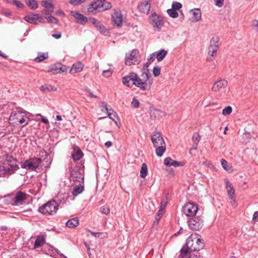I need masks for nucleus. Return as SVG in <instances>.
I'll return each instance as SVG.
<instances>
[{
  "instance_id": "obj_2",
  "label": "nucleus",
  "mask_w": 258,
  "mask_h": 258,
  "mask_svg": "<svg viewBox=\"0 0 258 258\" xmlns=\"http://www.w3.org/2000/svg\"><path fill=\"white\" fill-rule=\"evenodd\" d=\"M28 114L30 113L24 111L22 108H17L11 114L9 117L10 123L14 126L19 125L21 127H24L28 123Z\"/></svg>"
},
{
  "instance_id": "obj_9",
  "label": "nucleus",
  "mask_w": 258,
  "mask_h": 258,
  "mask_svg": "<svg viewBox=\"0 0 258 258\" xmlns=\"http://www.w3.org/2000/svg\"><path fill=\"white\" fill-rule=\"evenodd\" d=\"M189 228L193 230H199L204 225V220L200 217L195 216L188 221Z\"/></svg>"
},
{
  "instance_id": "obj_15",
  "label": "nucleus",
  "mask_w": 258,
  "mask_h": 258,
  "mask_svg": "<svg viewBox=\"0 0 258 258\" xmlns=\"http://www.w3.org/2000/svg\"><path fill=\"white\" fill-rule=\"evenodd\" d=\"M228 84V82L225 80H220L214 83L212 89L214 92L222 91L227 87Z\"/></svg>"
},
{
  "instance_id": "obj_56",
  "label": "nucleus",
  "mask_w": 258,
  "mask_h": 258,
  "mask_svg": "<svg viewBox=\"0 0 258 258\" xmlns=\"http://www.w3.org/2000/svg\"><path fill=\"white\" fill-rule=\"evenodd\" d=\"M251 25L253 28H256L258 30V20H253L251 23Z\"/></svg>"
},
{
  "instance_id": "obj_46",
  "label": "nucleus",
  "mask_w": 258,
  "mask_h": 258,
  "mask_svg": "<svg viewBox=\"0 0 258 258\" xmlns=\"http://www.w3.org/2000/svg\"><path fill=\"white\" fill-rule=\"evenodd\" d=\"M161 68L158 67H155L153 68V73L155 77H158L160 74Z\"/></svg>"
},
{
  "instance_id": "obj_48",
  "label": "nucleus",
  "mask_w": 258,
  "mask_h": 258,
  "mask_svg": "<svg viewBox=\"0 0 258 258\" xmlns=\"http://www.w3.org/2000/svg\"><path fill=\"white\" fill-rule=\"evenodd\" d=\"M139 101L136 98H133L132 102V107L136 108L139 106Z\"/></svg>"
},
{
  "instance_id": "obj_24",
  "label": "nucleus",
  "mask_w": 258,
  "mask_h": 258,
  "mask_svg": "<svg viewBox=\"0 0 258 258\" xmlns=\"http://www.w3.org/2000/svg\"><path fill=\"white\" fill-rule=\"evenodd\" d=\"M84 68V64L81 62H77L74 63L70 70L71 74H75L82 71Z\"/></svg>"
},
{
  "instance_id": "obj_60",
  "label": "nucleus",
  "mask_w": 258,
  "mask_h": 258,
  "mask_svg": "<svg viewBox=\"0 0 258 258\" xmlns=\"http://www.w3.org/2000/svg\"><path fill=\"white\" fill-rule=\"evenodd\" d=\"M155 60V53H153L150 54L149 57L148 59V60L150 62H152Z\"/></svg>"
},
{
  "instance_id": "obj_10",
  "label": "nucleus",
  "mask_w": 258,
  "mask_h": 258,
  "mask_svg": "<svg viewBox=\"0 0 258 258\" xmlns=\"http://www.w3.org/2000/svg\"><path fill=\"white\" fill-rule=\"evenodd\" d=\"M198 210L196 204L192 203H186L182 208V212L187 216H194Z\"/></svg>"
},
{
  "instance_id": "obj_14",
  "label": "nucleus",
  "mask_w": 258,
  "mask_h": 258,
  "mask_svg": "<svg viewBox=\"0 0 258 258\" xmlns=\"http://www.w3.org/2000/svg\"><path fill=\"white\" fill-rule=\"evenodd\" d=\"M19 169V166L17 164H9L7 166H5L4 172L0 174L1 176L6 177L14 173L15 171Z\"/></svg>"
},
{
  "instance_id": "obj_39",
  "label": "nucleus",
  "mask_w": 258,
  "mask_h": 258,
  "mask_svg": "<svg viewBox=\"0 0 258 258\" xmlns=\"http://www.w3.org/2000/svg\"><path fill=\"white\" fill-rule=\"evenodd\" d=\"M40 89L42 91H54L56 89L50 85H44L40 87Z\"/></svg>"
},
{
  "instance_id": "obj_45",
  "label": "nucleus",
  "mask_w": 258,
  "mask_h": 258,
  "mask_svg": "<svg viewBox=\"0 0 258 258\" xmlns=\"http://www.w3.org/2000/svg\"><path fill=\"white\" fill-rule=\"evenodd\" d=\"M182 7V5L179 2H173L172 4V9L177 11L179 10Z\"/></svg>"
},
{
  "instance_id": "obj_55",
  "label": "nucleus",
  "mask_w": 258,
  "mask_h": 258,
  "mask_svg": "<svg viewBox=\"0 0 258 258\" xmlns=\"http://www.w3.org/2000/svg\"><path fill=\"white\" fill-rule=\"evenodd\" d=\"M111 74H112L111 72L109 70H105L102 73V75L106 77H109V76H110L111 75Z\"/></svg>"
},
{
  "instance_id": "obj_12",
  "label": "nucleus",
  "mask_w": 258,
  "mask_h": 258,
  "mask_svg": "<svg viewBox=\"0 0 258 258\" xmlns=\"http://www.w3.org/2000/svg\"><path fill=\"white\" fill-rule=\"evenodd\" d=\"M150 23L153 27L157 28L159 31L160 30L161 28L164 24L162 18L156 14H152L150 17Z\"/></svg>"
},
{
  "instance_id": "obj_54",
  "label": "nucleus",
  "mask_w": 258,
  "mask_h": 258,
  "mask_svg": "<svg viewBox=\"0 0 258 258\" xmlns=\"http://www.w3.org/2000/svg\"><path fill=\"white\" fill-rule=\"evenodd\" d=\"M221 163L222 167L226 169V170H228L227 167H228V162L224 159H221Z\"/></svg>"
},
{
  "instance_id": "obj_43",
  "label": "nucleus",
  "mask_w": 258,
  "mask_h": 258,
  "mask_svg": "<svg viewBox=\"0 0 258 258\" xmlns=\"http://www.w3.org/2000/svg\"><path fill=\"white\" fill-rule=\"evenodd\" d=\"M232 111V107L230 106H226L222 110V114L224 115H229Z\"/></svg>"
},
{
  "instance_id": "obj_3",
  "label": "nucleus",
  "mask_w": 258,
  "mask_h": 258,
  "mask_svg": "<svg viewBox=\"0 0 258 258\" xmlns=\"http://www.w3.org/2000/svg\"><path fill=\"white\" fill-rule=\"evenodd\" d=\"M151 140L155 148V152L157 156H162L166 151V144L161 134L157 131L154 132L151 136Z\"/></svg>"
},
{
  "instance_id": "obj_53",
  "label": "nucleus",
  "mask_w": 258,
  "mask_h": 258,
  "mask_svg": "<svg viewBox=\"0 0 258 258\" xmlns=\"http://www.w3.org/2000/svg\"><path fill=\"white\" fill-rule=\"evenodd\" d=\"M31 15L33 16V18L35 21L39 20L40 22H42L43 20V18L39 14H31Z\"/></svg>"
},
{
  "instance_id": "obj_58",
  "label": "nucleus",
  "mask_w": 258,
  "mask_h": 258,
  "mask_svg": "<svg viewBox=\"0 0 258 258\" xmlns=\"http://www.w3.org/2000/svg\"><path fill=\"white\" fill-rule=\"evenodd\" d=\"M37 116H41L42 118H41V121L45 123V124H48L49 123V121L48 120V119L44 117H43L40 114H37Z\"/></svg>"
},
{
  "instance_id": "obj_32",
  "label": "nucleus",
  "mask_w": 258,
  "mask_h": 258,
  "mask_svg": "<svg viewBox=\"0 0 258 258\" xmlns=\"http://www.w3.org/2000/svg\"><path fill=\"white\" fill-rule=\"evenodd\" d=\"M84 187L83 185H82L81 184L76 185L73 189L72 191V194L74 196H77L78 195L80 194L84 190Z\"/></svg>"
},
{
  "instance_id": "obj_8",
  "label": "nucleus",
  "mask_w": 258,
  "mask_h": 258,
  "mask_svg": "<svg viewBox=\"0 0 258 258\" xmlns=\"http://www.w3.org/2000/svg\"><path fill=\"white\" fill-rule=\"evenodd\" d=\"M27 195L21 191H17L15 196L11 198V204L13 206L22 205L24 202L26 200Z\"/></svg>"
},
{
  "instance_id": "obj_62",
  "label": "nucleus",
  "mask_w": 258,
  "mask_h": 258,
  "mask_svg": "<svg viewBox=\"0 0 258 258\" xmlns=\"http://www.w3.org/2000/svg\"><path fill=\"white\" fill-rule=\"evenodd\" d=\"M101 107L104 108V109L107 112L110 109H108V105L107 103L105 102H103L101 103Z\"/></svg>"
},
{
  "instance_id": "obj_27",
  "label": "nucleus",
  "mask_w": 258,
  "mask_h": 258,
  "mask_svg": "<svg viewBox=\"0 0 258 258\" xmlns=\"http://www.w3.org/2000/svg\"><path fill=\"white\" fill-rule=\"evenodd\" d=\"M190 249L188 248L185 245L182 248H181L180 250V254L179 255V258H190L191 255L190 254Z\"/></svg>"
},
{
  "instance_id": "obj_61",
  "label": "nucleus",
  "mask_w": 258,
  "mask_h": 258,
  "mask_svg": "<svg viewBox=\"0 0 258 258\" xmlns=\"http://www.w3.org/2000/svg\"><path fill=\"white\" fill-rule=\"evenodd\" d=\"M166 205H167V201H166V200H165V201L163 200L161 202L160 208H162L164 210L165 208L166 207Z\"/></svg>"
},
{
  "instance_id": "obj_23",
  "label": "nucleus",
  "mask_w": 258,
  "mask_h": 258,
  "mask_svg": "<svg viewBox=\"0 0 258 258\" xmlns=\"http://www.w3.org/2000/svg\"><path fill=\"white\" fill-rule=\"evenodd\" d=\"M112 19L113 23L117 26H120L122 23V18L121 14L115 12L112 15Z\"/></svg>"
},
{
  "instance_id": "obj_30",
  "label": "nucleus",
  "mask_w": 258,
  "mask_h": 258,
  "mask_svg": "<svg viewBox=\"0 0 258 258\" xmlns=\"http://www.w3.org/2000/svg\"><path fill=\"white\" fill-rule=\"evenodd\" d=\"M68 67L61 63L55 64L52 68V71L56 72V73H60L67 71Z\"/></svg>"
},
{
  "instance_id": "obj_19",
  "label": "nucleus",
  "mask_w": 258,
  "mask_h": 258,
  "mask_svg": "<svg viewBox=\"0 0 258 258\" xmlns=\"http://www.w3.org/2000/svg\"><path fill=\"white\" fill-rule=\"evenodd\" d=\"M150 8L151 4L149 0H145L138 6L140 12L146 14H149Z\"/></svg>"
},
{
  "instance_id": "obj_6",
  "label": "nucleus",
  "mask_w": 258,
  "mask_h": 258,
  "mask_svg": "<svg viewBox=\"0 0 258 258\" xmlns=\"http://www.w3.org/2000/svg\"><path fill=\"white\" fill-rule=\"evenodd\" d=\"M42 162L40 158H31L25 160L21 165V168L27 170L36 171Z\"/></svg>"
},
{
  "instance_id": "obj_22",
  "label": "nucleus",
  "mask_w": 258,
  "mask_h": 258,
  "mask_svg": "<svg viewBox=\"0 0 258 258\" xmlns=\"http://www.w3.org/2000/svg\"><path fill=\"white\" fill-rule=\"evenodd\" d=\"M71 180L81 182V180H83V177L78 170H73L71 171Z\"/></svg>"
},
{
  "instance_id": "obj_52",
  "label": "nucleus",
  "mask_w": 258,
  "mask_h": 258,
  "mask_svg": "<svg viewBox=\"0 0 258 258\" xmlns=\"http://www.w3.org/2000/svg\"><path fill=\"white\" fill-rule=\"evenodd\" d=\"M215 5L219 8L222 7L224 4V0H214Z\"/></svg>"
},
{
  "instance_id": "obj_47",
  "label": "nucleus",
  "mask_w": 258,
  "mask_h": 258,
  "mask_svg": "<svg viewBox=\"0 0 258 258\" xmlns=\"http://www.w3.org/2000/svg\"><path fill=\"white\" fill-rule=\"evenodd\" d=\"M47 21L51 23L57 24L58 20L55 17L53 16H48L46 18Z\"/></svg>"
},
{
  "instance_id": "obj_33",
  "label": "nucleus",
  "mask_w": 258,
  "mask_h": 258,
  "mask_svg": "<svg viewBox=\"0 0 258 258\" xmlns=\"http://www.w3.org/2000/svg\"><path fill=\"white\" fill-rule=\"evenodd\" d=\"M220 45V43L219 42V39L218 37L215 36L213 37L210 42V45L209 47H211L212 48L218 49Z\"/></svg>"
},
{
  "instance_id": "obj_57",
  "label": "nucleus",
  "mask_w": 258,
  "mask_h": 258,
  "mask_svg": "<svg viewBox=\"0 0 258 258\" xmlns=\"http://www.w3.org/2000/svg\"><path fill=\"white\" fill-rule=\"evenodd\" d=\"M252 220L254 222L258 221V211L254 213L253 215Z\"/></svg>"
},
{
  "instance_id": "obj_35",
  "label": "nucleus",
  "mask_w": 258,
  "mask_h": 258,
  "mask_svg": "<svg viewBox=\"0 0 258 258\" xmlns=\"http://www.w3.org/2000/svg\"><path fill=\"white\" fill-rule=\"evenodd\" d=\"M156 53L157 60L159 62L164 58L167 53V51L165 49H161L160 51H157Z\"/></svg>"
},
{
  "instance_id": "obj_34",
  "label": "nucleus",
  "mask_w": 258,
  "mask_h": 258,
  "mask_svg": "<svg viewBox=\"0 0 258 258\" xmlns=\"http://www.w3.org/2000/svg\"><path fill=\"white\" fill-rule=\"evenodd\" d=\"M48 55L47 53H44L39 52L38 54V56L34 59V61L36 62H40L43 60L48 58Z\"/></svg>"
},
{
  "instance_id": "obj_64",
  "label": "nucleus",
  "mask_w": 258,
  "mask_h": 258,
  "mask_svg": "<svg viewBox=\"0 0 258 258\" xmlns=\"http://www.w3.org/2000/svg\"><path fill=\"white\" fill-rule=\"evenodd\" d=\"M164 210L162 208H160L159 210L157 215H159L160 216H162V215L164 214Z\"/></svg>"
},
{
  "instance_id": "obj_17",
  "label": "nucleus",
  "mask_w": 258,
  "mask_h": 258,
  "mask_svg": "<svg viewBox=\"0 0 258 258\" xmlns=\"http://www.w3.org/2000/svg\"><path fill=\"white\" fill-rule=\"evenodd\" d=\"M90 21L94 26L104 35H106L108 31L105 26L98 20L95 18H91Z\"/></svg>"
},
{
  "instance_id": "obj_50",
  "label": "nucleus",
  "mask_w": 258,
  "mask_h": 258,
  "mask_svg": "<svg viewBox=\"0 0 258 258\" xmlns=\"http://www.w3.org/2000/svg\"><path fill=\"white\" fill-rule=\"evenodd\" d=\"M13 4L18 8H23L24 7V5L18 0H13Z\"/></svg>"
},
{
  "instance_id": "obj_59",
  "label": "nucleus",
  "mask_w": 258,
  "mask_h": 258,
  "mask_svg": "<svg viewBox=\"0 0 258 258\" xmlns=\"http://www.w3.org/2000/svg\"><path fill=\"white\" fill-rule=\"evenodd\" d=\"M61 33L60 32H57V33L53 34L52 35V36L53 37L55 38V39L60 38L61 37Z\"/></svg>"
},
{
  "instance_id": "obj_36",
  "label": "nucleus",
  "mask_w": 258,
  "mask_h": 258,
  "mask_svg": "<svg viewBox=\"0 0 258 258\" xmlns=\"http://www.w3.org/2000/svg\"><path fill=\"white\" fill-rule=\"evenodd\" d=\"M27 5L32 10H35L38 7V4L36 0H26Z\"/></svg>"
},
{
  "instance_id": "obj_16",
  "label": "nucleus",
  "mask_w": 258,
  "mask_h": 258,
  "mask_svg": "<svg viewBox=\"0 0 258 258\" xmlns=\"http://www.w3.org/2000/svg\"><path fill=\"white\" fill-rule=\"evenodd\" d=\"M101 3V1L97 0L90 4L87 8L88 13L90 14H96L99 11H98V9L101 8L100 5Z\"/></svg>"
},
{
  "instance_id": "obj_5",
  "label": "nucleus",
  "mask_w": 258,
  "mask_h": 258,
  "mask_svg": "<svg viewBox=\"0 0 258 258\" xmlns=\"http://www.w3.org/2000/svg\"><path fill=\"white\" fill-rule=\"evenodd\" d=\"M58 205L56 201L52 200L40 206L38 211L44 215H52L56 213L58 210Z\"/></svg>"
},
{
  "instance_id": "obj_18",
  "label": "nucleus",
  "mask_w": 258,
  "mask_h": 258,
  "mask_svg": "<svg viewBox=\"0 0 258 258\" xmlns=\"http://www.w3.org/2000/svg\"><path fill=\"white\" fill-rule=\"evenodd\" d=\"M164 164L167 166H173L174 167L183 166L185 164V162L183 161H177L173 160L170 157H167L164 160Z\"/></svg>"
},
{
  "instance_id": "obj_42",
  "label": "nucleus",
  "mask_w": 258,
  "mask_h": 258,
  "mask_svg": "<svg viewBox=\"0 0 258 258\" xmlns=\"http://www.w3.org/2000/svg\"><path fill=\"white\" fill-rule=\"evenodd\" d=\"M6 160L8 162V165L9 164H16L17 160L12 156L7 155L6 158Z\"/></svg>"
},
{
  "instance_id": "obj_20",
  "label": "nucleus",
  "mask_w": 258,
  "mask_h": 258,
  "mask_svg": "<svg viewBox=\"0 0 258 258\" xmlns=\"http://www.w3.org/2000/svg\"><path fill=\"white\" fill-rule=\"evenodd\" d=\"M41 4L44 8L43 12L46 15H49L53 12L54 6L51 3L46 1H42Z\"/></svg>"
},
{
  "instance_id": "obj_13",
  "label": "nucleus",
  "mask_w": 258,
  "mask_h": 258,
  "mask_svg": "<svg viewBox=\"0 0 258 258\" xmlns=\"http://www.w3.org/2000/svg\"><path fill=\"white\" fill-rule=\"evenodd\" d=\"M149 115L152 120H159L166 116V113L161 110L151 107L149 108Z\"/></svg>"
},
{
  "instance_id": "obj_31",
  "label": "nucleus",
  "mask_w": 258,
  "mask_h": 258,
  "mask_svg": "<svg viewBox=\"0 0 258 258\" xmlns=\"http://www.w3.org/2000/svg\"><path fill=\"white\" fill-rule=\"evenodd\" d=\"M79 224V220L78 218L75 217L72 218L66 222V225L70 228H74L77 227Z\"/></svg>"
},
{
  "instance_id": "obj_7",
  "label": "nucleus",
  "mask_w": 258,
  "mask_h": 258,
  "mask_svg": "<svg viewBox=\"0 0 258 258\" xmlns=\"http://www.w3.org/2000/svg\"><path fill=\"white\" fill-rule=\"evenodd\" d=\"M140 62L139 52L137 49H133L126 54L125 63L126 65L138 64Z\"/></svg>"
},
{
  "instance_id": "obj_29",
  "label": "nucleus",
  "mask_w": 258,
  "mask_h": 258,
  "mask_svg": "<svg viewBox=\"0 0 258 258\" xmlns=\"http://www.w3.org/2000/svg\"><path fill=\"white\" fill-rule=\"evenodd\" d=\"M192 16L190 18L192 22H198L201 18V13L199 9L192 10L190 11Z\"/></svg>"
},
{
  "instance_id": "obj_44",
  "label": "nucleus",
  "mask_w": 258,
  "mask_h": 258,
  "mask_svg": "<svg viewBox=\"0 0 258 258\" xmlns=\"http://www.w3.org/2000/svg\"><path fill=\"white\" fill-rule=\"evenodd\" d=\"M33 16H32V15L31 14H30L29 15L26 16L24 17V19L26 21H27L30 23L36 24V23H35V20H34V19H33Z\"/></svg>"
},
{
  "instance_id": "obj_26",
  "label": "nucleus",
  "mask_w": 258,
  "mask_h": 258,
  "mask_svg": "<svg viewBox=\"0 0 258 258\" xmlns=\"http://www.w3.org/2000/svg\"><path fill=\"white\" fill-rule=\"evenodd\" d=\"M45 243V237L44 235H39L36 237L34 243V248H38L43 246Z\"/></svg>"
},
{
  "instance_id": "obj_21",
  "label": "nucleus",
  "mask_w": 258,
  "mask_h": 258,
  "mask_svg": "<svg viewBox=\"0 0 258 258\" xmlns=\"http://www.w3.org/2000/svg\"><path fill=\"white\" fill-rule=\"evenodd\" d=\"M73 14L72 15L73 17L76 19V22L77 23L84 25L86 24L88 21V19L86 17L84 16L83 14L78 12H72Z\"/></svg>"
},
{
  "instance_id": "obj_63",
  "label": "nucleus",
  "mask_w": 258,
  "mask_h": 258,
  "mask_svg": "<svg viewBox=\"0 0 258 258\" xmlns=\"http://www.w3.org/2000/svg\"><path fill=\"white\" fill-rule=\"evenodd\" d=\"M91 234L94 236L95 237H99L100 235L102 234V233L101 232H94L92 231H90Z\"/></svg>"
},
{
  "instance_id": "obj_41",
  "label": "nucleus",
  "mask_w": 258,
  "mask_h": 258,
  "mask_svg": "<svg viewBox=\"0 0 258 258\" xmlns=\"http://www.w3.org/2000/svg\"><path fill=\"white\" fill-rule=\"evenodd\" d=\"M167 12L168 14L172 18H175L178 16L177 12L173 9H168Z\"/></svg>"
},
{
  "instance_id": "obj_4",
  "label": "nucleus",
  "mask_w": 258,
  "mask_h": 258,
  "mask_svg": "<svg viewBox=\"0 0 258 258\" xmlns=\"http://www.w3.org/2000/svg\"><path fill=\"white\" fill-rule=\"evenodd\" d=\"M185 246L190 251H199L204 247L203 240L196 235H190L186 240Z\"/></svg>"
},
{
  "instance_id": "obj_38",
  "label": "nucleus",
  "mask_w": 258,
  "mask_h": 258,
  "mask_svg": "<svg viewBox=\"0 0 258 258\" xmlns=\"http://www.w3.org/2000/svg\"><path fill=\"white\" fill-rule=\"evenodd\" d=\"M148 173V168L147 166L145 163L142 164L141 169L140 170V176L142 178H145Z\"/></svg>"
},
{
  "instance_id": "obj_51",
  "label": "nucleus",
  "mask_w": 258,
  "mask_h": 258,
  "mask_svg": "<svg viewBox=\"0 0 258 258\" xmlns=\"http://www.w3.org/2000/svg\"><path fill=\"white\" fill-rule=\"evenodd\" d=\"M84 2L83 0H70V4L73 5H79L82 4Z\"/></svg>"
},
{
  "instance_id": "obj_1",
  "label": "nucleus",
  "mask_w": 258,
  "mask_h": 258,
  "mask_svg": "<svg viewBox=\"0 0 258 258\" xmlns=\"http://www.w3.org/2000/svg\"><path fill=\"white\" fill-rule=\"evenodd\" d=\"M143 70L144 71L142 72L141 77L134 72H131L122 78V83L130 87L135 85L142 90H150L152 84L151 76L148 69H146L144 67Z\"/></svg>"
},
{
  "instance_id": "obj_11",
  "label": "nucleus",
  "mask_w": 258,
  "mask_h": 258,
  "mask_svg": "<svg viewBox=\"0 0 258 258\" xmlns=\"http://www.w3.org/2000/svg\"><path fill=\"white\" fill-rule=\"evenodd\" d=\"M225 182L229 198L231 200L230 203L234 206L236 204L235 189L232 184L227 179H225Z\"/></svg>"
},
{
  "instance_id": "obj_49",
  "label": "nucleus",
  "mask_w": 258,
  "mask_h": 258,
  "mask_svg": "<svg viewBox=\"0 0 258 258\" xmlns=\"http://www.w3.org/2000/svg\"><path fill=\"white\" fill-rule=\"evenodd\" d=\"M101 211L103 214L107 215L110 213V209L106 206H102L101 208Z\"/></svg>"
},
{
  "instance_id": "obj_40",
  "label": "nucleus",
  "mask_w": 258,
  "mask_h": 258,
  "mask_svg": "<svg viewBox=\"0 0 258 258\" xmlns=\"http://www.w3.org/2000/svg\"><path fill=\"white\" fill-rule=\"evenodd\" d=\"M201 140V137L199 133H195L192 137V141L194 143V145L198 146V143Z\"/></svg>"
},
{
  "instance_id": "obj_25",
  "label": "nucleus",
  "mask_w": 258,
  "mask_h": 258,
  "mask_svg": "<svg viewBox=\"0 0 258 258\" xmlns=\"http://www.w3.org/2000/svg\"><path fill=\"white\" fill-rule=\"evenodd\" d=\"M83 155L82 151L78 147H76L74 148V152L72 154V156L73 160L77 161L82 158Z\"/></svg>"
},
{
  "instance_id": "obj_28",
  "label": "nucleus",
  "mask_w": 258,
  "mask_h": 258,
  "mask_svg": "<svg viewBox=\"0 0 258 258\" xmlns=\"http://www.w3.org/2000/svg\"><path fill=\"white\" fill-rule=\"evenodd\" d=\"M218 49L208 47V56L207 57V61H212L214 60L216 55V53Z\"/></svg>"
},
{
  "instance_id": "obj_37",
  "label": "nucleus",
  "mask_w": 258,
  "mask_h": 258,
  "mask_svg": "<svg viewBox=\"0 0 258 258\" xmlns=\"http://www.w3.org/2000/svg\"><path fill=\"white\" fill-rule=\"evenodd\" d=\"M107 112L109 118L113 120L117 124V121L115 120V118L118 119V116H117L116 112L114 111L112 109H110Z\"/></svg>"
}]
</instances>
